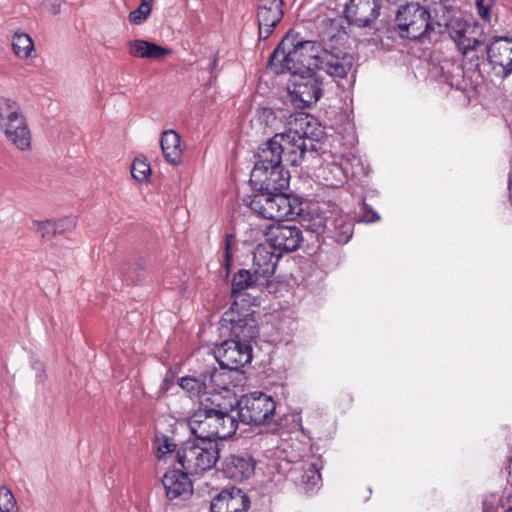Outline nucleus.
Wrapping results in <instances>:
<instances>
[{"instance_id": "nucleus-30", "label": "nucleus", "mask_w": 512, "mask_h": 512, "mask_svg": "<svg viewBox=\"0 0 512 512\" xmlns=\"http://www.w3.org/2000/svg\"><path fill=\"white\" fill-rule=\"evenodd\" d=\"M128 53L133 57L163 59L170 50L146 40H132L128 43Z\"/></svg>"}, {"instance_id": "nucleus-13", "label": "nucleus", "mask_w": 512, "mask_h": 512, "mask_svg": "<svg viewBox=\"0 0 512 512\" xmlns=\"http://www.w3.org/2000/svg\"><path fill=\"white\" fill-rule=\"evenodd\" d=\"M302 240V231L296 225H277L271 227L266 238V241L278 251V255L297 250Z\"/></svg>"}, {"instance_id": "nucleus-5", "label": "nucleus", "mask_w": 512, "mask_h": 512, "mask_svg": "<svg viewBox=\"0 0 512 512\" xmlns=\"http://www.w3.org/2000/svg\"><path fill=\"white\" fill-rule=\"evenodd\" d=\"M236 404L239 419L248 425H261L268 422L274 416L276 409L274 399L262 392L244 395Z\"/></svg>"}, {"instance_id": "nucleus-49", "label": "nucleus", "mask_w": 512, "mask_h": 512, "mask_svg": "<svg viewBox=\"0 0 512 512\" xmlns=\"http://www.w3.org/2000/svg\"><path fill=\"white\" fill-rule=\"evenodd\" d=\"M217 64H218V56L217 55H214L213 58H212V62L210 64V70L211 72H213L214 70H216L217 68Z\"/></svg>"}, {"instance_id": "nucleus-14", "label": "nucleus", "mask_w": 512, "mask_h": 512, "mask_svg": "<svg viewBox=\"0 0 512 512\" xmlns=\"http://www.w3.org/2000/svg\"><path fill=\"white\" fill-rule=\"evenodd\" d=\"M380 8V0H349L344 14L349 24L368 27L378 18Z\"/></svg>"}, {"instance_id": "nucleus-32", "label": "nucleus", "mask_w": 512, "mask_h": 512, "mask_svg": "<svg viewBox=\"0 0 512 512\" xmlns=\"http://www.w3.org/2000/svg\"><path fill=\"white\" fill-rule=\"evenodd\" d=\"M25 118L22 108L17 101L0 95V129Z\"/></svg>"}, {"instance_id": "nucleus-48", "label": "nucleus", "mask_w": 512, "mask_h": 512, "mask_svg": "<svg viewBox=\"0 0 512 512\" xmlns=\"http://www.w3.org/2000/svg\"><path fill=\"white\" fill-rule=\"evenodd\" d=\"M235 238L233 235H227L225 238V252L224 257L226 261V266L229 265V263L232 261V252H231V246L234 243Z\"/></svg>"}, {"instance_id": "nucleus-12", "label": "nucleus", "mask_w": 512, "mask_h": 512, "mask_svg": "<svg viewBox=\"0 0 512 512\" xmlns=\"http://www.w3.org/2000/svg\"><path fill=\"white\" fill-rule=\"evenodd\" d=\"M302 211L301 202L283 191H273L268 207L260 217L275 221L294 220Z\"/></svg>"}, {"instance_id": "nucleus-15", "label": "nucleus", "mask_w": 512, "mask_h": 512, "mask_svg": "<svg viewBox=\"0 0 512 512\" xmlns=\"http://www.w3.org/2000/svg\"><path fill=\"white\" fill-rule=\"evenodd\" d=\"M278 143L281 144V150L284 155V160L287 165L298 166L306 157L307 154L313 155L309 148V144L300 136L290 133L287 129L283 133L275 134Z\"/></svg>"}, {"instance_id": "nucleus-41", "label": "nucleus", "mask_w": 512, "mask_h": 512, "mask_svg": "<svg viewBox=\"0 0 512 512\" xmlns=\"http://www.w3.org/2000/svg\"><path fill=\"white\" fill-rule=\"evenodd\" d=\"M154 448L156 450V457L160 460L167 454L172 453L176 449V444L170 437L161 434L156 436Z\"/></svg>"}, {"instance_id": "nucleus-3", "label": "nucleus", "mask_w": 512, "mask_h": 512, "mask_svg": "<svg viewBox=\"0 0 512 512\" xmlns=\"http://www.w3.org/2000/svg\"><path fill=\"white\" fill-rule=\"evenodd\" d=\"M216 442L205 440L186 441L176 453L177 462L190 475H198L212 469L220 458Z\"/></svg>"}, {"instance_id": "nucleus-50", "label": "nucleus", "mask_w": 512, "mask_h": 512, "mask_svg": "<svg viewBox=\"0 0 512 512\" xmlns=\"http://www.w3.org/2000/svg\"><path fill=\"white\" fill-rule=\"evenodd\" d=\"M50 11L53 13V14H57L59 13L60 9H59V5H52L51 8H50Z\"/></svg>"}, {"instance_id": "nucleus-26", "label": "nucleus", "mask_w": 512, "mask_h": 512, "mask_svg": "<svg viewBox=\"0 0 512 512\" xmlns=\"http://www.w3.org/2000/svg\"><path fill=\"white\" fill-rule=\"evenodd\" d=\"M198 411L205 412L210 410V414H217L219 416H234L232 414L234 410V404L228 401L220 393H206L199 402Z\"/></svg>"}, {"instance_id": "nucleus-34", "label": "nucleus", "mask_w": 512, "mask_h": 512, "mask_svg": "<svg viewBox=\"0 0 512 512\" xmlns=\"http://www.w3.org/2000/svg\"><path fill=\"white\" fill-rule=\"evenodd\" d=\"M473 31L474 26L470 25L460 33L459 38H454L453 41L463 51L465 57L470 59L476 57L478 59L475 54V48L480 44V41L472 36Z\"/></svg>"}, {"instance_id": "nucleus-21", "label": "nucleus", "mask_w": 512, "mask_h": 512, "mask_svg": "<svg viewBox=\"0 0 512 512\" xmlns=\"http://www.w3.org/2000/svg\"><path fill=\"white\" fill-rule=\"evenodd\" d=\"M0 132L4 135L7 142L16 150L21 152L31 150L32 132L26 118L1 128Z\"/></svg>"}, {"instance_id": "nucleus-18", "label": "nucleus", "mask_w": 512, "mask_h": 512, "mask_svg": "<svg viewBox=\"0 0 512 512\" xmlns=\"http://www.w3.org/2000/svg\"><path fill=\"white\" fill-rule=\"evenodd\" d=\"M315 67L333 78L342 79L352 68V57L324 51L315 58Z\"/></svg>"}, {"instance_id": "nucleus-28", "label": "nucleus", "mask_w": 512, "mask_h": 512, "mask_svg": "<svg viewBox=\"0 0 512 512\" xmlns=\"http://www.w3.org/2000/svg\"><path fill=\"white\" fill-rule=\"evenodd\" d=\"M255 164H262L263 166L287 165L281 150V144L278 143L275 135L259 147Z\"/></svg>"}, {"instance_id": "nucleus-29", "label": "nucleus", "mask_w": 512, "mask_h": 512, "mask_svg": "<svg viewBox=\"0 0 512 512\" xmlns=\"http://www.w3.org/2000/svg\"><path fill=\"white\" fill-rule=\"evenodd\" d=\"M221 374L214 371L211 375L201 374L199 376H184L179 379V386L192 397L203 398L206 395L207 381H216Z\"/></svg>"}, {"instance_id": "nucleus-24", "label": "nucleus", "mask_w": 512, "mask_h": 512, "mask_svg": "<svg viewBox=\"0 0 512 512\" xmlns=\"http://www.w3.org/2000/svg\"><path fill=\"white\" fill-rule=\"evenodd\" d=\"M265 280H263L261 275L255 273V270L252 269H240L237 271L232 279V290L231 296L234 298V306L237 307L239 302L245 301V291L251 288H254L257 285H263Z\"/></svg>"}, {"instance_id": "nucleus-25", "label": "nucleus", "mask_w": 512, "mask_h": 512, "mask_svg": "<svg viewBox=\"0 0 512 512\" xmlns=\"http://www.w3.org/2000/svg\"><path fill=\"white\" fill-rule=\"evenodd\" d=\"M352 234L353 226L345 217L330 214L325 240L331 239L338 244H346L351 239Z\"/></svg>"}, {"instance_id": "nucleus-53", "label": "nucleus", "mask_w": 512, "mask_h": 512, "mask_svg": "<svg viewBox=\"0 0 512 512\" xmlns=\"http://www.w3.org/2000/svg\"><path fill=\"white\" fill-rule=\"evenodd\" d=\"M255 301H256V298L254 297L250 303L254 304Z\"/></svg>"}, {"instance_id": "nucleus-27", "label": "nucleus", "mask_w": 512, "mask_h": 512, "mask_svg": "<svg viewBox=\"0 0 512 512\" xmlns=\"http://www.w3.org/2000/svg\"><path fill=\"white\" fill-rule=\"evenodd\" d=\"M161 150L167 162L178 165L182 158L181 136L174 130H166L160 139Z\"/></svg>"}, {"instance_id": "nucleus-35", "label": "nucleus", "mask_w": 512, "mask_h": 512, "mask_svg": "<svg viewBox=\"0 0 512 512\" xmlns=\"http://www.w3.org/2000/svg\"><path fill=\"white\" fill-rule=\"evenodd\" d=\"M12 50L20 59L29 58L34 52L32 38L24 32H16L12 37Z\"/></svg>"}, {"instance_id": "nucleus-31", "label": "nucleus", "mask_w": 512, "mask_h": 512, "mask_svg": "<svg viewBox=\"0 0 512 512\" xmlns=\"http://www.w3.org/2000/svg\"><path fill=\"white\" fill-rule=\"evenodd\" d=\"M445 2V11L443 13L444 21H441V27L436 29L435 33L441 34L447 32L451 39L459 38L461 32L467 29L471 24L464 21L461 17L456 16L457 12L454 8Z\"/></svg>"}, {"instance_id": "nucleus-42", "label": "nucleus", "mask_w": 512, "mask_h": 512, "mask_svg": "<svg viewBox=\"0 0 512 512\" xmlns=\"http://www.w3.org/2000/svg\"><path fill=\"white\" fill-rule=\"evenodd\" d=\"M0 512H19L17 501L6 486L0 487Z\"/></svg>"}, {"instance_id": "nucleus-40", "label": "nucleus", "mask_w": 512, "mask_h": 512, "mask_svg": "<svg viewBox=\"0 0 512 512\" xmlns=\"http://www.w3.org/2000/svg\"><path fill=\"white\" fill-rule=\"evenodd\" d=\"M152 5L153 0H141L139 7L129 13V21L135 25L144 23L151 14Z\"/></svg>"}, {"instance_id": "nucleus-23", "label": "nucleus", "mask_w": 512, "mask_h": 512, "mask_svg": "<svg viewBox=\"0 0 512 512\" xmlns=\"http://www.w3.org/2000/svg\"><path fill=\"white\" fill-rule=\"evenodd\" d=\"M255 462L249 454L230 455L224 460L223 471L228 478L242 481L254 474Z\"/></svg>"}, {"instance_id": "nucleus-45", "label": "nucleus", "mask_w": 512, "mask_h": 512, "mask_svg": "<svg viewBox=\"0 0 512 512\" xmlns=\"http://www.w3.org/2000/svg\"><path fill=\"white\" fill-rule=\"evenodd\" d=\"M56 233L62 234L68 231H72L77 225L76 217H66L64 219H60L54 221Z\"/></svg>"}, {"instance_id": "nucleus-38", "label": "nucleus", "mask_w": 512, "mask_h": 512, "mask_svg": "<svg viewBox=\"0 0 512 512\" xmlns=\"http://www.w3.org/2000/svg\"><path fill=\"white\" fill-rule=\"evenodd\" d=\"M475 9L478 17L485 24H491L497 19L495 0H475Z\"/></svg>"}, {"instance_id": "nucleus-36", "label": "nucleus", "mask_w": 512, "mask_h": 512, "mask_svg": "<svg viewBox=\"0 0 512 512\" xmlns=\"http://www.w3.org/2000/svg\"><path fill=\"white\" fill-rule=\"evenodd\" d=\"M272 195V190H255V193L245 197L243 202L260 216L263 213V209L268 207Z\"/></svg>"}, {"instance_id": "nucleus-2", "label": "nucleus", "mask_w": 512, "mask_h": 512, "mask_svg": "<svg viewBox=\"0 0 512 512\" xmlns=\"http://www.w3.org/2000/svg\"><path fill=\"white\" fill-rule=\"evenodd\" d=\"M314 48L315 42L302 40L298 33L290 31L270 56L269 67L276 74H303L315 65L318 55L313 53Z\"/></svg>"}, {"instance_id": "nucleus-16", "label": "nucleus", "mask_w": 512, "mask_h": 512, "mask_svg": "<svg viewBox=\"0 0 512 512\" xmlns=\"http://www.w3.org/2000/svg\"><path fill=\"white\" fill-rule=\"evenodd\" d=\"M283 4V0H259L257 21L261 39H267L281 21Z\"/></svg>"}, {"instance_id": "nucleus-1", "label": "nucleus", "mask_w": 512, "mask_h": 512, "mask_svg": "<svg viewBox=\"0 0 512 512\" xmlns=\"http://www.w3.org/2000/svg\"><path fill=\"white\" fill-rule=\"evenodd\" d=\"M444 11L443 0H424L423 5L411 2L401 6L395 18L400 35L410 40L429 37L441 27Z\"/></svg>"}, {"instance_id": "nucleus-22", "label": "nucleus", "mask_w": 512, "mask_h": 512, "mask_svg": "<svg viewBox=\"0 0 512 512\" xmlns=\"http://www.w3.org/2000/svg\"><path fill=\"white\" fill-rule=\"evenodd\" d=\"M188 475L190 474L185 470H170L164 474L162 478V484L165 489L166 496L170 500L181 496L190 495L192 493V482Z\"/></svg>"}, {"instance_id": "nucleus-33", "label": "nucleus", "mask_w": 512, "mask_h": 512, "mask_svg": "<svg viewBox=\"0 0 512 512\" xmlns=\"http://www.w3.org/2000/svg\"><path fill=\"white\" fill-rule=\"evenodd\" d=\"M320 461L306 462L302 467V473L297 478L305 491H311L321 483Z\"/></svg>"}, {"instance_id": "nucleus-20", "label": "nucleus", "mask_w": 512, "mask_h": 512, "mask_svg": "<svg viewBox=\"0 0 512 512\" xmlns=\"http://www.w3.org/2000/svg\"><path fill=\"white\" fill-rule=\"evenodd\" d=\"M434 74L439 79L457 90H465L467 80L462 64L454 59L445 58L434 68Z\"/></svg>"}, {"instance_id": "nucleus-39", "label": "nucleus", "mask_w": 512, "mask_h": 512, "mask_svg": "<svg viewBox=\"0 0 512 512\" xmlns=\"http://www.w3.org/2000/svg\"><path fill=\"white\" fill-rule=\"evenodd\" d=\"M321 173L326 186L339 187L343 183V170L335 163L324 166Z\"/></svg>"}, {"instance_id": "nucleus-51", "label": "nucleus", "mask_w": 512, "mask_h": 512, "mask_svg": "<svg viewBox=\"0 0 512 512\" xmlns=\"http://www.w3.org/2000/svg\"><path fill=\"white\" fill-rule=\"evenodd\" d=\"M502 512H512V507L508 508V509H505L503 510Z\"/></svg>"}, {"instance_id": "nucleus-6", "label": "nucleus", "mask_w": 512, "mask_h": 512, "mask_svg": "<svg viewBox=\"0 0 512 512\" xmlns=\"http://www.w3.org/2000/svg\"><path fill=\"white\" fill-rule=\"evenodd\" d=\"M486 53L492 76L504 80L512 74V37L491 39L486 46Z\"/></svg>"}, {"instance_id": "nucleus-37", "label": "nucleus", "mask_w": 512, "mask_h": 512, "mask_svg": "<svg viewBox=\"0 0 512 512\" xmlns=\"http://www.w3.org/2000/svg\"><path fill=\"white\" fill-rule=\"evenodd\" d=\"M329 219L330 215H326L325 213H312L307 219H304L303 226L307 231L322 236L325 240L326 227L328 226Z\"/></svg>"}, {"instance_id": "nucleus-46", "label": "nucleus", "mask_w": 512, "mask_h": 512, "mask_svg": "<svg viewBox=\"0 0 512 512\" xmlns=\"http://www.w3.org/2000/svg\"><path fill=\"white\" fill-rule=\"evenodd\" d=\"M499 502L500 499L495 496L486 499L483 503V512H502L505 509L503 506H499Z\"/></svg>"}, {"instance_id": "nucleus-47", "label": "nucleus", "mask_w": 512, "mask_h": 512, "mask_svg": "<svg viewBox=\"0 0 512 512\" xmlns=\"http://www.w3.org/2000/svg\"><path fill=\"white\" fill-rule=\"evenodd\" d=\"M362 213V218L367 223H373L380 220L379 214L366 203L362 204Z\"/></svg>"}, {"instance_id": "nucleus-43", "label": "nucleus", "mask_w": 512, "mask_h": 512, "mask_svg": "<svg viewBox=\"0 0 512 512\" xmlns=\"http://www.w3.org/2000/svg\"><path fill=\"white\" fill-rule=\"evenodd\" d=\"M151 173L150 165L144 159L136 158L132 164L131 175L137 181L146 180Z\"/></svg>"}, {"instance_id": "nucleus-44", "label": "nucleus", "mask_w": 512, "mask_h": 512, "mask_svg": "<svg viewBox=\"0 0 512 512\" xmlns=\"http://www.w3.org/2000/svg\"><path fill=\"white\" fill-rule=\"evenodd\" d=\"M33 226L42 239L50 240L57 235L54 221H34Z\"/></svg>"}, {"instance_id": "nucleus-11", "label": "nucleus", "mask_w": 512, "mask_h": 512, "mask_svg": "<svg viewBox=\"0 0 512 512\" xmlns=\"http://www.w3.org/2000/svg\"><path fill=\"white\" fill-rule=\"evenodd\" d=\"M215 358L222 368L238 370L252 360V348L250 344L229 339L216 348Z\"/></svg>"}, {"instance_id": "nucleus-4", "label": "nucleus", "mask_w": 512, "mask_h": 512, "mask_svg": "<svg viewBox=\"0 0 512 512\" xmlns=\"http://www.w3.org/2000/svg\"><path fill=\"white\" fill-rule=\"evenodd\" d=\"M188 426L191 433L198 440L214 442L216 439H227L235 434L238 421L235 416H219L195 410L188 418Z\"/></svg>"}, {"instance_id": "nucleus-17", "label": "nucleus", "mask_w": 512, "mask_h": 512, "mask_svg": "<svg viewBox=\"0 0 512 512\" xmlns=\"http://www.w3.org/2000/svg\"><path fill=\"white\" fill-rule=\"evenodd\" d=\"M282 255H278V251L267 241L260 243L255 247L253 252L252 269L255 273L261 275L263 280L267 281L273 276L278 261Z\"/></svg>"}, {"instance_id": "nucleus-7", "label": "nucleus", "mask_w": 512, "mask_h": 512, "mask_svg": "<svg viewBox=\"0 0 512 512\" xmlns=\"http://www.w3.org/2000/svg\"><path fill=\"white\" fill-rule=\"evenodd\" d=\"M223 328L229 329L231 339L250 344L257 338L259 328L253 313L241 314L234 305L226 311L221 318Z\"/></svg>"}, {"instance_id": "nucleus-52", "label": "nucleus", "mask_w": 512, "mask_h": 512, "mask_svg": "<svg viewBox=\"0 0 512 512\" xmlns=\"http://www.w3.org/2000/svg\"><path fill=\"white\" fill-rule=\"evenodd\" d=\"M222 389H223V390H225V391H227V392H229V389H228V388H226L225 386H223V387H222Z\"/></svg>"}, {"instance_id": "nucleus-9", "label": "nucleus", "mask_w": 512, "mask_h": 512, "mask_svg": "<svg viewBox=\"0 0 512 512\" xmlns=\"http://www.w3.org/2000/svg\"><path fill=\"white\" fill-rule=\"evenodd\" d=\"M288 86L290 101L300 109L316 103L321 96L322 88L319 80L312 76L298 74Z\"/></svg>"}, {"instance_id": "nucleus-19", "label": "nucleus", "mask_w": 512, "mask_h": 512, "mask_svg": "<svg viewBox=\"0 0 512 512\" xmlns=\"http://www.w3.org/2000/svg\"><path fill=\"white\" fill-rule=\"evenodd\" d=\"M249 498L239 489L222 491L215 496L210 504L211 512H246Z\"/></svg>"}, {"instance_id": "nucleus-10", "label": "nucleus", "mask_w": 512, "mask_h": 512, "mask_svg": "<svg viewBox=\"0 0 512 512\" xmlns=\"http://www.w3.org/2000/svg\"><path fill=\"white\" fill-rule=\"evenodd\" d=\"M288 125L290 133L305 140L312 152H318L321 149V140L325 136V131L314 117L305 113H298L290 117Z\"/></svg>"}, {"instance_id": "nucleus-8", "label": "nucleus", "mask_w": 512, "mask_h": 512, "mask_svg": "<svg viewBox=\"0 0 512 512\" xmlns=\"http://www.w3.org/2000/svg\"><path fill=\"white\" fill-rule=\"evenodd\" d=\"M285 165L263 166L254 164L250 183L254 190L284 191L289 187L290 174Z\"/></svg>"}]
</instances>
